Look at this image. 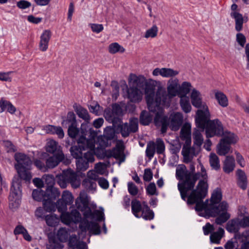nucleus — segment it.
<instances>
[{"label": "nucleus", "mask_w": 249, "mask_h": 249, "mask_svg": "<svg viewBox=\"0 0 249 249\" xmlns=\"http://www.w3.org/2000/svg\"><path fill=\"white\" fill-rule=\"evenodd\" d=\"M89 196L84 191L80 192L79 196L75 200L77 209L83 213V218L81 213L76 209L71 210V213L66 212L68 204L60 199L57 201L55 205L58 211L61 213L60 218L62 222L66 225L80 223L79 227L82 232L86 233L89 231L90 234H99L101 231L98 224L93 221L89 222L88 219L101 221L104 219V212L97 210L92 212L89 207Z\"/></svg>", "instance_id": "nucleus-1"}, {"label": "nucleus", "mask_w": 249, "mask_h": 249, "mask_svg": "<svg viewBox=\"0 0 249 249\" xmlns=\"http://www.w3.org/2000/svg\"><path fill=\"white\" fill-rule=\"evenodd\" d=\"M207 178L199 181L196 189H193L188 195L187 203L188 204H195L196 211H204L205 216H218L215 219V223L221 225L230 218V214L227 212L228 204L226 201H222L219 204L222 197V192L219 188H216L213 191L210 200L207 199L205 202L203 201L208 193Z\"/></svg>", "instance_id": "nucleus-2"}, {"label": "nucleus", "mask_w": 249, "mask_h": 249, "mask_svg": "<svg viewBox=\"0 0 249 249\" xmlns=\"http://www.w3.org/2000/svg\"><path fill=\"white\" fill-rule=\"evenodd\" d=\"M200 172L192 174L188 171L184 164L178 165L176 168V177L181 183L178 184V189L180 192L181 198L185 200L188 198V192L192 190L197 180L206 179L208 178L206 171L201 163H199Z\"/></svg>", "instance_id": "nucleus-3"}, {"label": "nucleus", "mask_w": 249, "mask_h": 249, "mask_svg": "<svg viewBox=\"0 0 249 249\" xmlns=\"http://www.w3.org/2000/svg\"><path fill=\"white\" fill-rule=\"evenodd\" d=\"M157 110L159 111L156 113L154 123L157 126L161 127L162 133L166 132L168 126L173 131H177L179 129L183 120L181 113L174 112L168 117L163 114L160 107Z\"/></svg>", "instance_id": "nucleus-4"}, {"label": "nucleus", "mask_w": 249, "mask_h": 249, "mask_svg": "<svg viewBox=\"0 0 249 249\" xmlns=\"http://www.w3.org/2000/svg\"><path fill=\"white\" fill-rule=\"evenodd\" d=\"M210 117L209 111V115L204 114L198 118H195L196 127L201 129L202 132L205 129L206 136L208 138L215 136H222L224 128L221 122L218 119L210 120Z\"/></svg>", "instance_id": "nucleus-5"}, {"label": "nucleus", "mask_w": 249, "mask_h": 249, "mask_svg": "<svg viewBox=\"0 0 249 249\" xmlns=\"http://www.w3.org/2000/svg\"><path fill=\"white\" fill-rule=\"evenodd\" d=\"M179 97V80L171 78L167 82V91L162 87L158 88L156 92V102L162 106L169 107L172 99Z\"/></svg>", "instance_id": "nucleus-6"}, {"label": "nucleus", "mask_w": 249, "mask_h": 249, "mask_svg": "<svg viewBox=\"0 0 249 249\" xmlns=\"http://www.w3.org/2000/svg\"><path fill=\"white\" fill-rule=\"evenodd\" d=\"M78 146L71 147L70 151L72 157L79 159L83 157L82 151L88 150V151H96L95 150V141L92 139H87L82 135L77 140Z\"/></svg>", "instance_id": "nucleus-7"}, {"label": "nucleus", "mask_w": 249, "mask_h": 249, "mask_svg": "<svg viewBox=\"0 0 249 249\" xmlns=\"http://www.w3.org/2000/svg\"><path fill=\"white\" fill-rule=\"evenodd\" d=\"M156 81L152 79H149L144 85V93L145 99L149 111H156V108L158 109L160 105L156 102V94H155Z\"/></svg>", "instance_id": "nucleus-8"}, {"label": "nucleus", "mask_w": 249, "mask_h": 249, "mask_svg": "<svg viewBox=\"0 0 249 249\" xmlns=\"http://www.w3.org/2000/svg\"><path fill=\"white\" fill-rule=\"evenodd\" d=\"M20 186L19 179L15 178L13 179L9 196V208L13 210L18 208L20 204L21 198Z\"/></svg>", "instance_id": "nucleus-9"}, {"label": "nucleus", "mask_w": 249, "mask_h": 249, "mask_svg": "<svg viewBox=\"0 0 249 249\" xmlns=\"http://www.w3.org/2000/svg\"><path fill=\"white\" fill-rule=\"evenodd\" d=\"M190 98L193 106L198 108L196 112V118H198L204 114L206 115H209V110L208 107L206 103L202 101V95L198 90L196 89H193Z\"/></svg>", "instance_id": "nucleus-10"}, {"label": "nucleus", "mask_w": 249, "mask_h": 249, "mask_svg": "<svg viewBox=\"0 0 249 249\" xmlns=\"http://www.w3.org/2000/svg\"><path fill=\"white\" fill-rule=\"evenodd\" d=\"M122 109L120 106L117 104L112 106V109H106L104 112V116L106 119L112 123L113 126L121 123L120 117L122 115Z\"/></svg>", "instance_id": "nucleus-11"}, {"label": "nucleus", "mask_w": 249, "mask_h": 249, "mask_svg": "<svg viewBox=\"0 0 249 249\" xmlns=\"http://www.w3.org/2000/svg\"><path fill=\"white\" fill-rule=\"evenodd\" d=\"M98 155L97 151H88L84 154L83 157L77 160L76 162V168L78 171H85L89 167V162L94 161V155Z\"/></svg>", "instance_id": "nucleus-12"}, {"label": "nucleus", "mask_w": 249, "mask_h": 249, "mask_svg": "<svg viewBox=\"0 0 249 249\" xmlns=\"http://www.w3.org/2000/svg\"><path fill=\"white\" fill-rule=\"evenodd\" d=\"M114 158L119 161V164L124 161L125 156L124 154V146L122 143H117L115 147L112 149L105 150L104 155L101 158Z\"/></svg>", "instance_id": "nucleus-13"}, {"label": "nucleus", "mask_w": 249, "mask_h": 249, "mask_svg": "<svg viewBox=\"0 0 249 249\" xmlns=\"http://www.w3.org/2000/svg\"><path fill=\"white\" fill-rule=\"evenodd\" d=\"M120 124H118V127L123 137L128 136L130 133L136 132L138 129V120L135 118L130 119L129 124L127 123Z\"/></svg>", "instance_id": "nucleus-14"}, {"label": "nucleus", "mask_w": 249, "mask_h": 249, "mask_svg": "<svg viewBox=\"0 0 249 249\" xmlns=\"http://www.w3.org/2000/svg\"><path fill=\"white\" fill-rule=\"evenodd\" d=\"M63 161L65 164H70V161L65 157L62 151H57V152L52 156L49 157L46 161V166L49 168H53Z\"/></svg>", "instance_id": "nucleus-15"}, {"label": "nucleus", "mask_w": 249, "mask_h": 249, "mask_svg": "<svg viewBox=\"0 0 249 249\" xmlns=\"http://www.w3.org/2000/svg\"><path fill=\"white\" fill-rule=\"evenodd\" d=\"M199 150V148L194 145L191 147V144L184 143L181 151L184 162L186 163L191 162L194 157L198 154Z\"/></svg>", "instance_id": "nucleus-16"}, {"label": "nucleus", "mask_w": 249, "mask_h": 249, "mask_svg": "<svg viewBox=\"0 0 249 249\" xmlns=\"http://www.w3.org/2000/svg\"><path fill=\"white\" fill-rule=\"evenodd\" d=\"M92 139L95 141L94 139ZM96 143L98 144V146L97 148L95 147V150L99 153V155L96 156L101 158L102 155H104L105 154V148L111 145L110 140L104 135H101L97 138Z\"/></svg>", "instance_id": "nucleus-17"}, {"label": "nucleus", "mask_w": 249, "mask_h": 249, "mask_svg": "<svg viewBox=\"0 0 249 249\" xmlns=\"http://www.w3.org/2000/svg\"><path fill=\"white\" fill-rule=\"evenodd\" d=\"M179 73V71L171 68H156L152 71L154 76L160 75L162 77L172 78L175 77Z\"/></svg>", "instance_id": "nucleus-18"}, {"label": "nucleus", "mask_w": 249, "mask_h": 249, "mask_svg": "<svg viewBox=\"0 0 249 249\" xmlns=\"http://www.w3.org/2000/svg\"><path fill=\"white\" fill-rule=\"evenodd\" d=\"M15 159L17 163L15 164L17 167H31L32 162L30 158L26 155L22 153H17L15 155Z\"/></svg>", "instance_id": "nucleus-19"}, {"label": "nucleus", "mask_w": 249, "mask_h": 249, "mask_svg": "<svg viewBox=\"0 0 249 249\" xmlns=\"http://www.w3.org/2000/svg\"><path fill=\"white\" fill-rule=\"evenodd\" d=\"M65 174L68 178L70 183L73 188H78L81 184L80 179L77 174L71 169L65 171Z\"/></svg>", "instance_id": "nucleus-20"}, {"label": "nucleus", "mask_w": 249, "mask_h": 249, "mask_svg": "<svg viewBox=\"0 0 249 249\" xmlns=\"http://www.w3.org/2000/svg\"><path fill=\"white\" fill-rule=\"evenodd\" d=\"M128 98L133 103H139L142 98V92L137 87H130L127 91Z\"/></svg>", "instance_id": "nucleus-21"}, {"label": "nucleus", "mask_w": 249, "mask_h": 249, "mask_svg": "<svg viewBox=\"0 0 249 249\" xmlns=\"http://www.w3.org/2000/svg\"><path fill=\"white\" fill-rule=\"evenodd\" d=\"M180 137L182 140L185 141V143L191 144V125L185 123L181 128Z\"/></svg>", "instance_id": "nucleus-22"}, {"label": "nucleus", "mask_w": 249, "mask_h": 249, "mask_svg": "<svg viewBox=\"0 0 249 249\" xmlns=\"http://www.w3.org/2000/svg\"><path fill=\"white\" fill-rule=\"evenodd\" d=\"M244 228L242 219L236 218L229 221L226 225V229L230 232H238L240 228Z\"/></svg>", "instance_id": "nucleus-23"}, {"label": "nucleus", "mask_w": 249, "mask_h": 249, "mask_svg": "<svg viewBox=\"0 0 249 249\" xmlns=\"http://www.w3.org/2000/svg\"><path fill=\"white\" fill-rule=\"evenodd\" d=\"M20 179L30 181L32 178L30 170L31 167H17L16 168Z\"/></svg>", "instance_id": "nucleus-24"}, {"label": "nucleus", "mask_w": 249, "mask_h": 249, "mask_svg": "<svg viewBox=\"0 0 249 249\" xmlns=\"http://www.w3.org/2000/svg\"><path fill=\"white\" fill-rule=\"evenodd\" d=\"M143 207V202H141L136 199H133L131 201V211L133 214L137 218L141 217V213Z\"/></svg>", "instance_id": "nucleus-25"}, {"label": "nucleus", "mask_w": 249, "mask_h": 249, "mask_svg": "<svg viewBox=\"0 0 249 249\" xmlns=\"http://www.w3.org/2000/svg\"><path fill=\"white\" fill-rule=\"evenodd\" d=\"M156 109L157 110L154 112H156L157 113L159 110H157V108ZM150 112H153V111H150V112H148L145 110H143L141 112L140 116V122L141 124L147 125L151 122L153 120V115Z\"/></svg>", "instance_id": "nucleus-26"}, {"label": "nucleus", "mask_w": 249, "mask_h": 249, "mask_svg": "<svg viewBox=\"0 0 249 249\" xmlns=\"http://www.w3.org/2000/svg\"><path fill=\"white\" fill-rule=\"evenodd\" d=\"M235 167V160L233 157L227 156L223 164V169L224 172L229 174L231 172Z\"/></svg>", "instance_id": "nucleus-27"}, {"label": "nucleus", "mask_w": 249, "mask_h": 249, "mask_svg": "<svg viewBox=\"0 0 249 249\" xmlns=\"http://www.w3.org/2000/svg\"><path fill=\"white\" fill-rule=\"evenodd\" d=\"M45 199L53 200L58 198L60 195V192L58 189L55 187H48L46 191Z\"/></svg>", "instance_id": "nucleus-28"}, {"label": "nucleus", "mask_w": 249, "mask_h": 249, "mask_svg": "<svg viewBox=\"0 0 249 249\" xmlns=\"http://www.w3.org/2000/svg\"><path fill=\"white\" fill-rule=\"evenodd\" d=\"M231 17L235 19V30L239 32L242 30L243 24V18L242 15L237 12H231Z\"/></svg>", "instance_id": "nucleus-29"}, {"label": "nucleus", "mask_w": 249, "mask_h": 249, "mask_svg": "<svg viewBox=\"0 0 249 249\" xmlns=\"http://www.w3.org/2000/svg\"><path fill=\"white\" fill-rule=\"evenodd\" d=\"M74 110L78 116L86 122H89L90 117L88 110L80 106H74Z\"/></svg>", "instance_id": "nucleus-30"}, {"label": "nucleus", "mask_w": 249, "mask_h": 249, "mask_svg": "<svg viewBox=\"0 0 249 249\" xmlns=\"http://www.w3.org/2000/svg\"><path fill=\"white\" fill-rule=\"evenodd\" d=\"M225 231L222 228H219L217 231H213L211 233L210 239L212 243L219 244L222 238L224 236Z\"/></svg>", "instance_id": "nucleus-31"}, {"label": "nucleus", "mask_w": 249, "mask_h": 249, "mask_svg": "<svg viewBox=\"0 0 249 249\" xmlns=\"http://www.w3.org/2000/svg\"><path fill=\"white\" fill-rule=\"evenodd\" d=\"M140 215L141 217H142L146 220H152L154 217L153 211L150 210L147 203L145 201H143V207Z\"/></svg>", "instance_id": "nucleus-32"}, {"label": "nucleus", "mask_w": 249, "mask_h": 249, "mask_svg": "<svg viewBox=\"0 0 249 249\" xmlns=\"http://www.w3.org/2000/svg\"><path fill=\"white\" fill-rule=\"evenodd\" d=\"M214 96L219 105L223 107L228 106V99L226 95L223 92L218 91H214Z\"/></svg>", "instance_id": "nucleus-33"}, {"label": "nucleus", "mask_w": 249, "mask_h": 249, "mask_svg": "<svg viewBox=\"0 0 249 249\" xmlns=\"http://www.w3.org/2000/svg\"><path fill=\"white\" fill-rule=\"evenodd\" d=\"M179 104L182 110L186 113H189L192 109L189 98L187 96H180Z\"/></svg>", "instance_id": "nucleus-34"}, {"label": "nucleus", "mask_w": 249, "mask_h": 249, "mask_svg": "<svg viewBox=\"0 0 249 249\" xmlns=\"http://www.w3.org/2000/svg\"><path fill=\"white\" fill-rule=\"evenodd\" d=\"M237 176L238 178V185L241 189L245 190L248 184L245 173L241 170H238L237 171Z\"/></svg>", "instance_id": "nucleus-35"}, {"label": "nucleus", "mask_w": 249, "mask_h": 249, "mask_svg": "<svg viewBox=\"0 0 249 249\" xmlns=\"http://www.w3.org/2000/svg\"><path fill=\"white\" fill-rule=\"evenodd\" d=\"M193 137L194 145L200 149L203 142V138L201 132L198 129L195 128L193 133Z\"/></svg>", "instance_id": "nucleus-36"}, {"label": "nucleus", "mask_w": 249, "mask_h": 249, "mask_svg": "<svg viewBox=\"0 0 249 249\" xmlns=\"http://www.w3.org/2000/svg\"><path fill=\"white\" fill-rule=\"evenodd\" d=\"M222 136L223 138L221 140L230 144L235 143L238 140L237 137L233 133L228 131L223 130Z\"/></svg>", "instance_id": "nucleus-37"}, {"label": "nucleus", "mask_w": 249, "mask_h": 249, "mask_svg": "<svg viewBox=\"0 0 249 249\" xmlns=\"http://www.w3.org/2000/svg\"><path fill=\"white\" fill-rule=\"evenodd\" d=\"M230 144L221 140L217 145V153L221 156L225 155L230 150Z\"/></svg>", "instance_id": "nucleus-38"}, {"label": "nucleus", "mask_w": 249, "mask_h": 249, "mask_svg": "<svg viewBox=\"0 0 249 249\" xmlns=\"http://www.w3.org/2000/svg\"><path fill=\"white\" fill-rule=\"evenodd\" d=\"M70 230L65 228H61L57 231L56 237L61 242H65L70 236Z\"/></svg>", "instance_id": "nucleus-39"}, {"label": "nucleus", "mask_w": 249, "mask_h": 249, "mask_svg": "<svg viewBox=\"0 0 249 249\" xmlns=\"http://www.w3.org/2000/svg\"><path fill=\"white\" fill-rule=\"evenodd\" d=\"M82 185L87 191L92 192L96 190L97 186L95 181L87 178L83 180Z\"/></svg>", "instance_id": "nucleus-40"}, {"label": "nucleus", "mask_w": 249, "mask_h": 249, "mask_svg": "<svg viewBox=\"0 0 249 249\" xmlns=\"http://www.w3.org/2000/svg\"><path fill=\"white\" fill-rule=\"evenodd\" d=\"M209 162L212 169L218 170L220 169V161L217 156L214 153H211L209 156Z\"/></svg>", "instance_id": "nucleus-41"}, {"label": "nucleus", "mask_w": 249, "mask_h": 249, "mask_svg": "<svg viewBox=\"0 0 249 249\" xmlns=\"http://www.w3.org/2000/svg\"><path fill=\"white\" fill-rule=\"evenodd\" d=\"M192 85L189 82H183L181 85L179 84V97L187 96L191 90Z\"/></svg>", "instance_id": "nucleus-42"}, {"label": "nucleus", "mask_w": 249, "mask_h": 249, "mask_svg": "<svg viewBox=\"0 0 249 249\" xmlns=\"http://www.w3.org/2000/svg\"><path fill=\"white\" fill-rule=\"evenodd\" d=\"M156 144L153 141L148 142L145 150L146 156L151 160L153 158L156 152Z\"/></svg>", "instance_id": "nucleus-43"}, {"label": "nucleus", "mask_w": 249, "mask_h": 249, "mask_svg": "<svg viewBox=\"0 0 249 249\" xmlns=\"http://www.w3.org/2000/svg\"><path fill=\"white\" fill-rule=\"evenodd\" d=\"M77 124L76 120V116L73 112H69L67 114V118L64 120L62 122V124L63 126L70 124V125H74Z\"/></svg>", "instance_id": "nucleus-44"}, {"label": "nucleus", "mask_w": 249, "mask_h": 249, "mask_svg": "<svg viewBox=\"0 0 249 249\" xmlns=\"http://www.w3.org/2000/svg\"><path fill=\"white\" fill-rule=\"evenodd\" d=\"M32 196L34 200L43 202L45 200V192L40 189H35L32 192Z\"/></svg>", "instance_id": "nucleus-45"}, {"label": "nucleus", "mask_w": 249, "mask_h": 249, "mask_svg": "<svg viewBox=\"0 0 249 249\" xmlns=\"http://www.w3.org/2000/svg\"><path fill=\"white\" fill-rule=\"evenodd\" d=\"M58 146L57 143L53 140H50L47 142L46 145V151L50 153L53 154L57 150H58Z\"/></svg>", "instance_id": "nucleus-46"}, {"label": "nucleus", "mask_w": 249, "mask_h": 249, "mask_svg": "<svg viewBox=\"0 0 249 249\" xmlns=\"http://www.w3.org/2000/svg\"><path fill=\"white\" fill-rule=\"evenodd\" d=\"M65 171H63L62 174L58 175L56 177L57 183L62 188H66L68 183V178L65 174Z\"/></svg>", "instance_id": "nucleus-47"}, {"label": "nucleus", "mask_w": 249, "mask_h": 249, "mask_svg": "<svg viewBox=\"0 0 249 249\" xmlns=\"http://www.w3.org/2000/svg\"><path fill=\"white\" fill-rule=\"evenodd\" d=\"M81 243L86 244L83 241H79L76 235H72L70 237L69 245L70 247L72 249L76 248L77 249H78V247Z\"/></svg>", "instance_id": "nucleus-48"}, {"label": "nucleus", "mask_w": 249, "mask_h": 249, "mask_svg": "<svg viewBox=\"0 0 249 249\" xmlns=\"http://www.w3.org/2000/svg\"><path fill=\"white\" fill-rule=\"evenodd\" d=\"M53 200L45 199L43 202V208L47 212H54L56 210V205Z\"/></svg>", "instance_id": "nucleus-49"}, {"label": "nucleus", "mask_w": 249, "mask_h": 249, "mask_svg": "<svg viewBox=\"0 0 249 249\" xmlns=\"http://www.w3.org/2000/svg\"><path fill=\"white\" fill-rule=\"evenodd\" d=\"M109 52L111 53H115L117 52L124 53L125 49L118 43H113L109 45Z\"/></svg>", "instance_id": "nucleus-50"}, {"label": "nucleus", "mask_w": 249, "mask_h": 249, "mask_svg": "<svg viewBox=\"0 0 249 249\" xmlns=\"http://www.w3.org/2000/svg\"><path fill=\"white\" fill-rule=\"evenodd\" d=\"M45 221L48 226L53 227L58 223L59 219L56 215L49 214L45 216Z\"/></svg>", "instance_id": "nucleus-51"}, {"label": "nucleus", "mask_w": 249, "mask_h": 249, "mask_svg": "<svg viewBox=\"0 0 249 249\" xmlns=\"http://www.w3.org/2000/svg\"><path fill=\"white\" fill-rule=\"evenodd\" d=\"M62 201L66 202L68 205H71L73 201V197L72 194L68 191L63 192L61 199Z\"/></svg>", "instance_id": "nucleus-52"}, {"label": "nucleus", "mask_w": 249, "mask_h": 249, "mask_svg": "<svg viewBox=\"0 0 249 249\" xmlns=\"http://www.w3.org/2000/svg\"><path fill=\"white\" fill-rule=\"evenodd\" d=\"M146 194L149 196H158L159 193L155 183L151 182L145 188Z\"/></svg>", "instance_id": "nucleus-53"}, {"label": "nucleus", "mask_w": 249, "mask_h": 249, "mask_svg": "<svg viewBox=\"0 0 249 249\" xmlns=\"http://www.w3.org/2000/svg\"><path fill=\"white\" fill-rule=\"evenodd\" d=\"M103 135L109 139L110 141L113 140L115 136V129L111 126H107L105 128Z\"/></svg>", "instance_id": "nucleus-54"}, {"label": "nucleus", "mask_w": 249, "mask_h": 249, "mask_svg": "<svg viewBox=\"0 0 249 249\" xmlns=\"http://www.w3.org/2000/svg\"><path fill=\"white\" fill-rule=\"evenodd\" d=\"M235 237L238 239L242 244L249 242V230H246L242 233H238L235 234Z\"/></svg>", "instance_id": "nucleus-55"}, {"label": "nucleus", "mask_w": 249, "mask_h": 249, "mask_svg": "<svg viewBox=\"0 0 249 249\" xmlns=\"http://www.w3.org/2000/svg\"><path fill=\"white\" fill-rule=\"evenodd\" d=\"M158 28L156 25H153L151 28L148 29L145 34L144 37L148 38L149 37L154 38L157 35Z\"/></svg>", "instance_id": "nucleus-56"}, {"label": "nucleus", "mask_w": 249, "mask_h": 249, "mask_svg": "<svg viewBox=\"0 0 249 249\" xmlns=\"http://www.w3.org/2000/svg\"><path fill=\"white\" fill-rule=\"evenodd\" d=\"M155 143L157 153L159 154L163 153L165 150V145L162 140L160 138L157 139Z\"/></svg>", "instance_id": "nucleus-57"}, {"label": "nucleus", "mask_w": 249, "mask_h": 249, "mask_svg": "<svg viewBox=\"0 0 249 249\" xmlns=\"http://www.w3.org/2000/svg\"><path fill=\"white\" fill-rule=\"evenodd\" d=\"M127 189L128 193L132 196H135L139 193V189L132 182L127 183Z\"/></svg>", "instance_id": "nucleus-58"}, {"label": "nucleus", "mask_w": 249, "mask_h": 249, "mask_svg": "<svg viewBox=\"0 0 249 249\" xmlns=\"http://www.w3.org/2000/svg\"><path fill=\"white\" fill-rule=\"evenodd\" d=\"M95 171L98 174L104 175L107 169V165L105 163L98 162L95 165Z\"/></svg>", "instance_id": "nucleus-59"}, {"label": "nucleus", "mask_w": 249, "mask_h": 249, "mask_svg": "<svg viewBox=\"0 0 249 249\" xmlns=\"http://www.w3.org/2000/svg\"><path fill=\"white\" fill-rule=\"evenodd\" d=\"M79 131V130L77 127V124L69 126L68 133L71 138H75L78 134Z\"/></svg>", "instance_id": "nucleus-60"}, {"label": "nucleus", "mask_w": 249, "mask_h": 249, "mask_svg": "<svg viewBox=\"0 0 249 249\" xmlns=\"http://www.w3.org/2000/svg\"><path fill=\"white\" fill-rule=\"evenodd\" d=\"M42 179L44 180L46 184L48 185V187H53V186L54 183V178L52 175H45L42 177Z\"/></svg>", "instance_id": "nucleus-61"}, {"label": "nucleus", "mask_w": 249, "mask_h": 249, "mask_svg": "<svg viewBox=\"0 0 249 249\" xmlns=\"http://www.w3.org/2000/svg\"><path fill=\"white\" fill-rule=\"evenodd\" d=\"M237 238L235 236V238H231L228 240L224 245V248L225 249H234L236 247L237 242Z\"/></svg>", "instance_id": "nucleus-62"}, {"label": "nucleus", "mask_w": 249, "mask_h": 249, "mask_svg": "<svg viewBox=\"0 0 249 249\" xmlns=\"http://www.w3.org/2000/svg\"><path fill=\"white\" fill-rule=\"evenodd\" d=\"M147 80L145 77L142 75H139L136 76L134 80V82L135 83L137 86L141 87L143 85H144Z\"/></svg>", "instance_id": "nucleus-63"}, {"label": "nucleus", "mask_w": 249, "mask_h": 249, "mask_svg": "<svg viewBox=\"0 0 249 249\" xmlns=\"http://www.w3.org/2000/svg\"><path fill=\"white\" fill-rule=\"evenodd\" d=\"M52 36V32L49 30H45L43 31L42 34L40 36V39L49 42Z\"/></svg>", "instance_id": "nucleus-64"}]
</instances>
